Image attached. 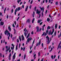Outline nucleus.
Here are the masks:
<instances>
[{"label":"nucleus","instance_id":"obj_1","mask_svg":"<svg viewBox=\"0 0 61 61\" xmlns=\"http://www.w3.org/2000/svg\"><path fill=\"white\" fill-rule=\"evenodd\" d=\"M5 35H6L7 36H8V35H9L8 37V39L9 40V37L10 36V35H11L10 33H9V31H7V30H6V31L5 32Z\"/></svg>","mask_w":61,"mask_h":61},{"label":"nucleus","instance_id":"obj_2","mask_svg":"<svg viewBox=\"0 0 61 61\" xmlns=\"http://www.w3.org/2000/svg\"><path fill=\"white\" fill-rule=\"evenodd\" d=\"M36 28L37 29V32H39V31L40 32H41V31L42 30V28H41L40 30L39 29V27L38 26Z\"/></svg>","mask_w":61,"mask_h":61},{"label":"nucleus","instance_id":"obj_3","mask_svg":"<svg viewBox=\"0 0 61 61\" xmlns=\"http://www.w3.org/2000/svg\"><path fill=\"white\" fill-rule=\"evenodd\" d=\"M46 38H47V44H49L50 43V41H49V37H48V36H47L46 37Z\"/></svg>","mask_w":61,"mask_h":61},{"label":"nucleus","instance_id":"obj_4","mask_svg":"<svg viewBox=\"0 0 61 61\" xmlns=\"http://www.w3.org/2000/svg\"><path fill=\"white\" fill-rule=\"evenodd\" d=\"M24 34L25 36H27V34H28V31H27V30H26V31L24 32Z\"/></svg>","mask_w":61,"mask_h":61},{"label":"nucleus","instance_id":"obj_5","mask_svg":"<svg viewBox=\"0 0 61 61\" xmlns=\"http://www.w3.org/2000/svg\"><path fill=\"white\" fill-rule=\"evenodd\" d=\"M15 54H16V53H15L13 56V60H15Z\"/></svg>","mask_w":61,"mask_h":61},{"label":"nucleus","instance_id":"obj_6","mask_svg":"<svg viewBox=\"0 0 61 61\" xmlns=\"http://www.w3.org/2000/svg\"><path fill=\"white\" fill-rule=\"evenodd\" d=\"M36 13L38 14H39L40 13H41V11H38V10H36Z\"/></svg>","mask_w":61,"mask_h":61},{"label":"nucleus","instance_id":"obj_7","mask_svg":"<svg viewBox=\"0 0 61 61\" xmlns=\"http://www.w3.org/2000/svg\"><path fill=\"white\" fill-rule=\"evenodd\" d=\"M30 22V20L29 19H28L26 21V23H29Z\"/></svg>","mask_w":61,"mask_h":61},{"label":"nucleus","instance_id":"obj_8","mask_svg":"<svg viewBox=\"0 0 61 61\" xmlns=\"http://www.w3.org/2000/svg\"><path fill=\"white\" fill-rule=\"evenodd\" d=\"M28 6H26V7L25 10V11H27V9H28Z\"/></svg>","mask_w":61,"mask_h":61},{"label":"nucleus","instance_id":"obj_9","mask_svg":"<svg viewBox=\"0 0 61 61\" xmlns=\"http://www.w3.org/2000/svg\"><path fill=\"white\" fill-rule=\"evenodd\" d=\"M4 23L3 22H0V25H4Z\"/></svg>","mask_w":61,"mask_h":61},{"label":"nucleus","instance_id":"obj_10","mask_svg":"<svg viewBox=\"0 0 61 61\" xmlns=\"http://www.w3.org/2000/svg\"><path fill=\"white\" fill-rule=\"evenodd\" d=\"M40 9L41 11L43 10V12H44V7H42V8H40Z\"/></svg>","mask_w":61,"mask_h":61},{"label":"nucleus","instance_id":"obj_11","mask_svg":"<svg viewBox=\"0 0 61 61\" xmlns=\"http://www.w3.org/2000/svg\"><path fill=\"white\" fill-rule=\"evenodd\" d=\"M8 29L10 31V32L11 30V29L10 28V26H9L8 27Z\"/></svg>","mask_w":61,"mask_h":61},{"label":"nucleus","instance_id":"obj_12","mask_svg":"<svg viewBox=\"0 0 61 61\" xmlns=\"http://www.w3.org/2000/svg\"><path fill=\"white\" fill-rule=\"evenodd\" d=\"M54 29H52V32H51V35H52L53 34V33H54Z\"/></svg>","mask_w":61,"mask_h":61},{"label":"nucleus","instance_id":"obj_13","mask_svg":"<svg viewBox=\"0 0 61 61\" xmlns=\"http://www.w3.org/2000/svg\"><path fill=\"white\" fill-rule=\"evenodd\" d=\"M22 40H24L25 39L24 38V36H23V35H22Z\"/></svg>","mask_w":61,"mask_h":61},{"label":"nucleus","instance_id":"obj_14","mask_svg":"<svg viewBox=\"0 0 61 61\" xmlns=\"http://www.w3.org/2000/svg\"><path fill=\"white\" fill-rule=\"evenodd\" d=\"M48 35H51V30H50L49 31V32L48 33Z\"/></svg>","mask_w":61,"mask_h":61},{"label":"nucleus","instance_id":"obj_15","mask_svg":"<svg viewBox=\"0 0 61 61\" xmlns=\"http://www.w3.org/2000/svg\"><path fill=\"white\" fill-rule=\"evenodd\" d=\"M21 10V8H20V7H18L17 9V10L18 11L19 10Z\"/></svg>","mask_w":61,"mask_h":61},{"label":"nucleus","instance_id":"obj_16","mask_svg":"<svg viewBox=\"0 0 61 61\" xmlns=\"http://www.w3.org/2000/svg\"><path fill=\"white\" fill-rule=\"evenodd\" d=\"M9 48L8 49H7V50H6V52H7L8 51H9V50L10 49V46H9L8 47Z\"/></svg>","mask_w":61,"mask_h":61},{"label":"nucleus","instance_id":"obj_17","mask_svg":"<svg viewBox=\"0 0 61 61\" xmlns=\"http://www.w3.org/2000/svg\"><path fill=\"white\" fill-rule=\"evenodd\" d=\"M41 40H40V41H39V42L38 43V46H39V45H40V43H41Z\"/></svg>","mask_w":61,"mask_h":61},{"label":"nucleus","instance_id":"obj_18","mask_svg":"<svg viewBox=\"0 0 61 61\" xmlns=\"http://www.w3.org/2000/svg\"><path fill=\"white\" fill-rule=\"evenodd\" d=\"M17 12V8H16L15 11V15H16V13Z\"/></svg>","mask_w":61,"mask_h":61},{"label":"nucleus","instance_id":"obj_19","mask_svg":"<svg viewBox=\"0 0 61 61\" xmlns=\"http://www.w3.org/2000/svg\"><path fill=\"white\" fill-rule=\"evenodd\" d=\"M47 21L48 22H49L50 21V19L49 18H48L47 20Z\"/></svg>","mask_w":61,"mask_h":61},{"label":"nucleus","instance_id":"obj_20","mask_svg":"<svg viewBox=\"0 0 61 61\" xmlns=\"http://www.w3.org/2000/svg\"><path fill=\"white\" fill-rule=\"evenodd\" d=\"M55 29H56L57 28V24H55Z\"/></svg>","mask_w":61,"mask_h":61},{"label":"nucleus","instance_id":"obj_21","mask_svg":"<svg viewBox=\"0 0 61 61\" xmlns=\"http://www.w3.org/2000/svg\"><path fill=\"white\" fill-rule=\"evenodd\" d=\"M14 46H13L12 48V47H11V50H14Z\"/></svg>","mask_w":61,"mask_h":61},{"label":"nucleus","instance_id":"obj_22","mask_svg":"<svg viewBox=\"0 0 61 61\" xmlns=\"http://www.w3.org/2000/svg\"><path fill=\"white\" fill-rule=\"evenodd\" d=\"M51 28L50 27V26H48V27L47 28V29H50Z\"/></svg>","mask_w":61,"mask_h":61},{"label":"nucleus","instance_id":"obj_23","mask_svg":"<svg viewBox=\"0 0 61 61\" xmlns=\"http://www.w3.org/2000/svg\"><path fill=\"white\" fill-rule=\"evenodd\" d=\"M30 41V38H29L27 40V41L28 42H29V41Z\"/></svg>","mask_w":61,"mask_h":61},{"label":"nucleus","instance_id":"obj_24","mask_svg":"<svg viewBox=\"0 0 61 61\" xmlns=\"http://www.w3.org/2000/svg\"><path fill=\"white\" fill-rule=\"evenodd\" d=\"M41 21H42V20H39L38 21V23H40V22H41Z\"/></svg>","mask_w":61,"mask_h":61},{"label":"nucleus","instance_id":"obj_25","mask_svg":"<svg viewBox=\"0 0 61 61\" xmlns=\"http://www.w3.org/2000/svg\"><path fill=\"white\" fill-rule=\"evenodd\" d=\"M61 45V43H59V45L58 46V48H59V46H60V45Z\"/></svg>","mask_w":61,"mask_h":61},{"label":"nucleus","instance_id":"obj_26","mask_svg":"<svg viewBox=\"0 0 61 61\" xmlns=\"http://www.w3.org/2000/svg\"><path fill=\"white\" fill-rule=\"evenodd\" d=\"M40 52H39L38 53V56H40Z\"/></svg>","mask_w":61,"mask_h":61},{"label":"nucleus","instance_id":"obj_27","mask_svg":"<svg viewBox=\"0 0 61 61\" xmlns=\"http://www.w3.org/2000/svg\"><path fill=\"white\" fill-rule=\"evenodd\" d=\"M15 38V37H14L12 39V41H14V40Z\"/></svg>","mask_w":61,"mask_h":61},{"label":"nucleus","instance_id":"obj_28","mask_svg":"<svg viewBox=\"0 0 61 61\" xmlns=\"http://www.w3.org/2000/svg\"><path fill=\"white\" fill-rule=\"evenodd\" d=\"M49 17H50L51 18V19H52V18L53 17V16H51L50 15H49Z\"/></svg>","mask_w":61,"mask_h":61},{"label":"nucleus","instance_id":"obj_29","mask_svg":"<svg viewBox=\"0 0 61 61\" xmlns=\"http://www.w3.org/2000/svg\"><path fill=\"white\" fill-rule=\"evenodd\" d=\"M26 56V55L25 54L24 55V59H25V57Z\"/></svg>","mask_w":61,"mask_h":61},{"label":"nucleus","instance_id":"obj_30","mask_svg":"<svg viewBox=\"0 0 61 61\" xmlns=\"http://www.w3.org/2000/svg\"><path fill=\"white\" fill-rule=\"evenodd\" d=\"M19 18H20V17H18V18L17 19V21H18V20H19Z\"/></svg>","mask_w":61,"mask_h":61},{"label":"nucleus","instance_id":"obj_31","mask_svg":"<svg viewBox=\"0 0 61 61\" xmlns=\"http://www.w3.org/2000/svg\"><path fill=\"white\" fill-rule=\"evenodd\" d=\"M58 2H56L55 3L56 5H58Z\"/></svg>","mask_w":61,"mask_h":61},{"label":"nucleus","instance_id":"obj_32","mask_svg":"<svg viewBox=\"0 0 61 61\" xmlns=\"http://www.w3.org/2000/svg\"><path fill=\"white\" fill-rule=\"evenodd\" d=\"M48 30H47L46 31V33L47 34H48Z\"/></svg>","mask_w":61,"mask_h":61},{"label":"nucleus","instance_id":"obj_33","mask_svg":"<svg viewBox=\"0 0 61 61\" xmlns=\"http://www.w3.org/2000/svg\"><path fill=\"white\" fill-rule=\"evenodd\" d=\"M53 57H54V56H51V57L52 59H53Z\"/></svg>","mask_w":61,"mask_h":61},{"label":"nucleus","instance_id":"obj_34","mask_svg":"<svg viewBox=\"0 0 61 61\" xmlns=\"http://www.w3.org/2000/svg\"><path fill=\"white\" fill-rule=\"evenodd\" d=\"M12 26L13 27H15V26L14 25V23L13 24V25H12Z\"/></svg>","mask_w":61,"mask_h":61},{"label":"nucleus","instance_id":"obj_35","mask_svg":"<svg viewBox=\"0 0 61 61\" xmlns=\"http://www.w3.org/2000/svg\"><path fill=\"white\" fill-rule=\"evenodd\" d=\"M60 16V14H58V15L57 16L58 17H59Z\"/></svg>","mask_w":61,"mask_h":61},{"label":"nucleus","instance_id":"obj_36","mask_svg":"<svg viewBox=\"0 0 61 61\" xmlns=\"http://www.w3.org/2000/svg\"><path fill=\"white\" fill-rule=\"evenodd\" d=\"M16 50H17V46H16Z\"/></svg>","mask_w":61,"mask_h":61},{"label":"nucleus","instance_id":"obj_37","mask_svg":"<svg viewBox=\"0 0 61 61\" xmlns=\"http://www.w3.org/2000/svg\"><path fill=\"white\" fill-rule=\"evenodd\" d=\"M13 9H12V10H11V13H13Z\"/></svg>","mask_w":61,"mask_h":61},{"label":"nucleus","instance_id":"obj_38","mask_svg":"<svg viewBox=\"0 0 61 61\" xmlns=\"http://www.w3.org/2000/svg\"><path fill=\"white\" fill-rule=\"evenodd\" d=\"M39 15V18H40V16H41V14H40Z\"/></svg>","mask_w":61,"mask_h":61},{"label":"nucleus","instance_id":"obj_39","mask_svg":"<svg viewBox=\"0 0 61 61\" xmlns=\"http://www.w3.org/2000/svg\"><path fill=\"white\" fill-rule=\"evenodd\" d=\"M56 32L55 31L54 33V36H56Z\"/></svg>","mask_w":61,"mask_h":61},{"label":"nucleus","instance_id":"obj_40","mask_svg":"<svg viewBox=\"0 0 61 61\" xmlns=\"http://www.w3.org/2000/svg\"><path fill=\"white\" fill-rule=\"evenodd\" d=\"M33 0H32L31 2H30V4H32V3H33Z\"/></svg>","mask_w":61,"mask_h":61},{"label":"nucleus","instance_id":"obj_41","mask_svg":"<svg viewBox=\"0 0 61 61\" xmlns=\"http://www.w3.org/2000/svg\"><path fill=\"white\" fill-rule=\"evenodd\" d=\"M11 56V53H10L9 54V57H10Z\"/></svg>","mask_w":61,"mask_h":61},{"label":"nucleus","instance_id":"obj_42","mask_svg":"<svg viewBox=\"0 0 61 61\" xmlns=\"http://www.w3.org/2000/svg\"><path fill=\"white\" fill-rule=\"evenodd\" d=\"M34 42H35V40H34L33 41V43H32V46H33V44H34Z\"/></svg>","mask_w":61,"mask_h":61},{"label":"nucleus","instance_id":"obj_43","mask_svg":"<svg viewBox=\"0 0 61 61\" xmlns=\"http://www.w3.org/2000/svg\"><path fill=\"white\" fill-rule=\"evenodd\" d=\"M26 28H25V29L24 30V31L25 32V31H26V30H26Z\"/></svg>","mask_w":61,"mask_h":61},{"label":"nucleus","instance_id":"obj_44","mask_svg":"<svg viewBox=\"0 0 61 61\" xmlns=\"http://www.w3.org/2000/svg\"><path fill=\"white\" fill-rule=\"evenodd\" d=\"M14 33L15 34V29H14Z\"/></svg>","mask_w":61,"mask_h":61},{"label":"nucleus","instance_id":"obj_45","mask_svg":"<svg viewBox=\"0 0 61 61\" xmlns=\"http://www.w3.org/2000/svg\"><path fill=\"white\" fill-rule=\"evenodd\" d=\"M17 41L18 42V43H19V40L18 39H17Z\"/></svg>","mask_w":61,"mask_h":61},{"label":"nucleus","instance_id":"obj_46","mask_svg":"<svg viewBox=\"0 0 61 61\" xmlns=\"http://www.w3.org/2000/svg\"><path fill=\"white\" fill-rule=\"evenodd\" d=\"M31 34L32 35H33L34 34V33H33V31H32L31 32Z\"/></svg>","mask_w":61,"mask_h":61},{"label":"nucleus","instance_id":"obj_47","mask_svg":"<svg viewBox=\"0 0 61 61\" xmlns=\"http://www.w3.org/2000/svg\"><path fill=\"white\" fill-rule=\"evenodd\" d=\"M25 47H24L23 48V51H25Z\"/></svg>","mask_w":61,"mask_h":61},{"label":"nucleus","instance_id":"obj_48","mask_svg":"<svg viewBox=\"0 0 61 61\" xmlns=\"http://www.w3.org/2000/svg\"><path fill=\"white\" fill-rule=\"evenodd\" d=\"M9 60H10L11 59V57H9Z\"/></svg>","mask_w":61,"mask_h":61},{"label":"nucleus","instance_id":"obj_49","mask_svg":"<svg viewBox=\"0 0 61 61\" xmlns=\"http://www.w3.org/2000/svg\"><path fill=\"white\" fill-rule=\"evenodd\" d=\"M22 7L23 8H24V5H22Z\"/></svg>","mask_w":61,"mask_h":61},{"label":"nucleus","instance_id":"obj_50","mask_svg":"<svg viewBox=\"0 0 61 61\" xmlns=\"http://www.w3.org/2000/svg\"><path fill=\"white\" fill-rule=\"evenodd\" d=\"M16 6V5H14L13 6V7H14L15 9V7Z\"/></svg>","mask_w":61,"mask_h":61},{"label":"nucleus","instance_id":"obj_51","mask_svg":"<svg viewBox=\"0 0 61 61\" xmlns=\"http://www.w3.org/2000/svg\"><path fill=\"white\" fill-rule=\"evenodd\" d=\"M42 24H43V22H41L40 23V25H42Z\"/></svg>","mask_w":61,"mask_h":61},{"label":"nucleus","instance_id":"obj_52","mask_svg":"<svg viewBox=\"0 0 61 61\" xmlns=\"http://www.w3.org/2000/svg\"><path fill=\"white\" fill-rule=\"evenodd\" d=\"M50 2H51V0H49V3H50Z\"/></svg>","mask_w":61,"mask_h":61},{"label":"nucleus","instance_id":"obj_53","mask_svg":"<svg viewBox=\"0 0 61 61\" xmlns=\"http://www.w3.org/2000/svg\"><path fill=\"white\" fill-rule=\"evenodd\" d=\"M44 27H42V30L43 31H44Z\"/></svg>","mask_w":61,"mask_h":61},{"label":"nucleus","instance_id":"obj_54","mask_svg":"<svg viewBox=\"0 0 61 61\" xmlns=\"http://www.w3.org/2000/svg\"><path fill=\"white\" fill-rule=\"evenodd\" d=\"M44 34H45V32H44L43 33V34H42V36H43V35H44Z\"/></svg>","mask_w":61,"mask_h":61},{"label":"nucleus","instance_id":"obj_55","mask_svg":"<svg viewBox=\"0 0 61 61\" xmlns=\"http://www.w3.org/2000/svg\"><path fill=\"white\" fill-rule=\"evenodd\" d=\"M6 8L5 7V9L4 10V11H5L6 10Z\"/></svg>","mask_w":61,"mask_h":61},{"label":"nucleus","instance_id":"obj_56","mask_svg":"<svg viewBox=\"0 0 61 61\" xmlns=\"http://www.w3.org/2000/svg\"><path fill=\"white\" fill-rule=\"evenodd\" d=\"M14 23L15 25H16V21H15Z\"/></svg>","mask_w":61,"mask_h":61},{"label":"nucleus","instance_id":"obj_57","mask_svg":"<svg viewBox=\"0 0 61 61\" xmlns=\"http://www.w3.org/2000/svg\"><path fill=\"white\" fill-rule=\"evenodd\" d=\"M32 51H30V54H31V53H32Z\"/></svg>","mask_w":61,"mask_h":61},{"label":"nucleus","instance_id":"obj_58","mask_svg":"<svg viewBox=\"0 0 61 61\" xmlns=\"http://www.w3.org/2000/svg\"><path fill=\"white\" fill-rule=\"evenodd\" d=\"M8 16H9L8 15H7V19L8 18Z\"/></svg>","mask_w":61,"mask_h":61},{"label":"nucleus","instance_id":"obj_59","mask_svg":"<svg viewBox=\"0 0 61 61\" xmlns=\"http://www.w3.org/2000/svg\"><path fill=\"white\" fill-rule=\"evenodd\" d=\"M36 56V54H35L34 55V57H35V56Z\"/></svg>","mask_w":61,"mask_h":61},{"label":"nucleus","instance_id":"obj_60","mask_svg":"<svg viewBox=\"0 0 61 61\" xmlns=\"http://www.w3.org/2000/svg\"><path fill=\"white\" fill-rule=\"evenodd\" d=\"M48 1V0H46V3H47Z\"/></svg>","mask_w":61,"mask_h":61},{"label":"nucleus","instance_id":"obj_61","mask_svg":"<svg viewBox=\"0 0 61 61\" xmlns=\"http://www.w3.org/2000/svg\"><path fill=\"white\" fill-rule=\"evenodd\" d=\"M56 55H54V59L56 57Z\"/></svg>","mask_w":61,"mask_h":61},{"label":"nucleus","instance_id":"obj_62","mask_svg":"<svg viewBox=\"0 0 61 61\" xmlns=\"http://www.w3.org/2000/svg\"><path fill=\"white\" fill-rule=\"evenodd\" d=\"M43 59H44V58H42V60H41V61H43Z\"/></svg>","mask_w":61,"mask_h":61},{"label":"nucleus","instance_id":"obj_63","mask_svg":"<svg viewBox=\"0 0 61 61\" xmlns=\"http://www.w3.org/2000/svg\"><path fill=\"white\" fill-rule=\"evenodd\" d=\"M0 56L1 57H2V54L1 53H0Z\"/></svg>","mask_w":61,"mask_h":61},{"label":"nucleus","instance_id":"obj_64","mask_svg":"<svg viewBox=\"0 0 61 61\" xmlns=\"http://www.w3.org/2000/svg\"><path fill=\"white\" fill-rule=\"evenodd\" d=\"M56 12L55 13V14H54V15H56Z\"/></svg>","mask_w":61,"mask_h":61}]
</instances>
